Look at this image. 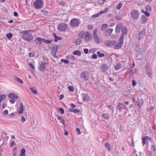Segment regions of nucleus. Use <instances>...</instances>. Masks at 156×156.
<instances>
[{"label": "nucleus", "mask_w": 156, "mask_h": 156, "mask_svg": "<svg viewBox=\"0 0 156 156\" xmlns=\"http://www.w3.org/2000/svg\"><path fill=\"white\" fill-rule=\"evenodd\" d=\"M52 41H53L52 40H46L44 39V43H47V44H50L52 42Z\"/></svg>", "instance_id": "42"}, {"label": "nucleus", "mask_w": 156, "mask_h": 156, "mask_svg": "<svg viewBox=\"0 0 156 156\" xmlns=\"http://www.w3.org/2000/svg\"><path fill=\"white\" fill-rule=\"evenodd\" d=\"M8 97L10 98L15 99H17L18 98V97L16 95L12 93L9 94Z\"/></svg>", "instance_id": "18"}, {"label": "nucleus", "mask_w": 156, "mask_h": 156, "mask_svg": "<svg viewBox=\"0 0 156 156\" xmlns=\"http://www.w3.org/2000/svg\"><path fill=\"white\" fill-rule=\"evenodd\" d=\"M51 52H57L58 51V48L57 46L54 45L51 48Z\"/></svg>", "instance_id": "29"}, {"label": "nucleus", "mask_w": 156, "mask_h": 156, "mask_svg": "<svg viewBox=\"0 0 156 156\" xmlns=\"http://www.w3.org/2000/svg\"><path fill=\"white\" fill-rule=\"evenodd\" d=\"M53 36L54 37V41L55 42H56L58 41L61 40L62 39V38L61 37H58L55 34H53Z\"/></svg>", "instance_id": "23"}, {"label": "nucleus", "mask_w": 156, "mask_h": 156, "mask_svg": "<svg viewBox=\"0 0 156 156\" xmlns=\"http://www.w3.org/2000/svg\"><path fill=\"white\" fill-rule=\"evenodd\" d=\"M141 140L142 141V144H143V146H144L146 144V139L144 137H143L142 138Z\"/></svg>", "instance_id": "43"}, {"label": "nucleus", "mask_w": 156, "mask_h": 156, "mask_svg": "<svg viewBox=\"0 0 156 156\" xmlns=\"http://www.w3.org/2000/svg\"><path fill=\"white\" fill-rule=\"evenodd\" d=\"M57 117L58 119L60 121V122L62 124L64 128H66V125L65 122V120L63 119L62 117H61L59 116L58 115L57 116Z\"/></svg>", "instance_id": "17"}, {"label": "nucleus", "mask_w": 156, "mask_h": 156, "mask_svg": "<svg viewBox=\"0 0 156 156\" xmlns=\"http://www.w3.org/2000/svg\"><path fill=\"white\" fill-rule=\"evenodd\" d=\"M105 146L107 147L108 148V150L109 151L111 150V146L110 144L108 143V142H106L105 145Z\"/></svg>", "instance_id": "31"}, {"label": "nucleus", "mask_w": 156, "mask_h": 156, "mask_svg": "<svg viewBox=\"0 0 156 156\" xmlns=\"http://www.w3.org/2000/svg\"><path fill=\"white\" fill-rule=\"evenodd\" d=\"M151 149L154 151H156V146L154 145H152L151 146Z\"/></svg>", "instance_id": "48"}, {"label": "nucleus", "mask_w": 156, "mask_h": 156, "mask_svg": "<svg viewBox=\"0 0 156 156\" xmlns=\"http://www.w3.org/2000/svg\"><path fill=\"white\" fill-rule=\"evenodd\" d=\"M15 144V142L14 141H12L11 143L10 146L11 147H12Z\"/></svg>", "instance_id": "61"}, {"label": "nucleus", "mask_w": 156, "mask_h": 156, "mask_svg": "<svg viewBox=\"0 0 156 156\" xmlns=\"http://www.w3.org/2000/svg\"><path fill=\"white\" fill-rule=\"evenodd\" d=\"M44 39L39 37H36V39L35 40V42L36 43L38 44V42H39L40 44H41V42H44Z\"/></svg>", "instance_id": "20"}, {"label": "nucleus", "mask_w": 156, "mask_h": 156, "mask_svg": "<svg viewBox=\"0 0 156 156\" xmlns=\"http://www.w3.org/2000/svg\"><path fill=\"white\" fill-rule=\"evenodd\" d=\"M101 69L103 71L105 72L108 69L109 67L106 64H103L101 65Z\"/></svg>", "instance_id": "13"}, {"label": "nucleus", "mask_w": 156, "mask_h": 156, "mask_svg": "<svg viewBox=\"0 0 156 156\" xmlns=\"http://www.w3.org/2000/svg\"><path fill=\"white\" fill-rule=\"evenodd\" d=\"M81 97L83 101H88L90 100V97L86 94H82Z\"/></svg>", "instance_id": "11"}, {"label": "nucleus", "mask_w": 156, "mask_h": 156, "mask_svg": "<svg viewBox=\"0 0 156 156\" xmlns=\"http://www.w3.org/2000/svg\"><path fill=\"white\" fill-rule=\"evenodd\" d=\"M123 44H122L121 43L119 42V43H117L114 46V48L115 49H118L119 48H121L122 47Z\"/></svg>", "instance_id": "19"}, {"label": "nucleus", "mask_w": 156, "mask_h": 156, "mask_svg": "<svg viewBox=\"0 0 156 156\" xmlns=\"http://www.w3.org/2000/svg\"><path fill=\"white\" fill-rule=\"evenodd\" d=\"M85 32L83 31H81L78 34V37L79 38L83 39V38Z\"/></svg>", "instance_id": "30"}, {"label": "nucleus", "mask_w": 156, "mask_h": 156, "mask_svg": "<svg viewBox=\"0 0 156 156\" xmlns=\"http://www.w3.org/2000/svg\"><path fill=\"white\" fill-rule=\"evenodd\" d=\"M139 15V12L137 10L134 9L132 10L131 12V17L135 20L138 19Z\"/></svg>", "instance_id": "6"}, {"label": "nucleus", "mask_w": 156, "mask_h": 156, "mask_svg": "<svg viewBox=\"0 0 156 156\" xmlns=\"http://www.w3.org/2000/svg\"><path fill=\"white\" fill-rule=\"evenodd\" d=\"M70 106L71 107L72 109L73 108H74L76 107V105L73 103H71L70 105Z\"/></svg>", "instance_id": "64"}, {"label": "nucleus", "mask_w": 156, "mask_h": 156, "mask_svg": "<svg viewBox=\"0 0 156 156\" xmlns=\"http://www.w3.org/2000/svg\"><path fill=\"white\" fill-rule=\"evenodd\" d=\"M146 9L147 10H148L150 12L151 11V7L149 5L147 6L146 7Z\"/></svg>", "instance_id": "50"}, {"label": "nucleus", "mask_w": 156, "mask_h": 156, "mask_svg": "<svg viewBox=\"0 0 156 156\" xmlns=\"http://www.w3.org/2000/svg\"><path fill=\"white\" fill-rule=\"evenodd\" d=\"M68 87V89L70 91L73 92L74 91V88L73 86H69Z\"/></svg>", "instance_id": "44"}, {"label": "nucleus", "mask_w": 156, "mask_h": 156, "mask_svg": "<svg viewBox=\"0 0 156 156\" xmlns=\"http://www.w3.org/2000/svg\"><path fill=\"white\" fill-rule=\"evenodd\" d=\"M44 5V2L42 0H36L34 3V8L36 9H41Z\"/></svg>", "instance_id": "3"}, {"label": "nucleus", "mask_w": 156, "mask_h": 156, "mask_svg": "<svg viewBox=\"0 0 156 156\" xmlns=\"http://www.w3.org/2000/svg\"><path fill=\"white\" fill-rule=\"evenodd\" d=\"M107 27V24L105 23L103 24L101 27V30H105L106 29Z\"/></svg>", "instance_id": "41"}, {"label": "nucleus", "mask_w": 156, "mask_h": 156, "mask_svg": "<svg viewBox=\"0 0 156 156\" xmlns=\"http://www.w3.org/2000/svg\"><path fill=\"white\" fill-rule=\"evenodd\" d=\"M23 104L21 103L20 104L19 111L18 112V113L19 114H21L23 112Z\"/></svg>", "instance_id": "27"}, {"label": "nucleus", "mask_w": 156, "mask_h": 156, "mask_svg": "<svg viewBox=\"0 0 156 156\" xmlns=\"http://www.w3.org/2000/svg\"><path fill=\"white\" fill-rule=\"evenodd\" d=\"M122 67L121 64L120 63L118 64L117 65L114 67V69L116 70H118Z\"/></svg>", "instance_id": "37"}, {"label": "nucleus", "mask_w": 156, "mask_h": 156, "mask_svg": "<svg viewBox=\"0 0 156 156\" xmlns=\"http://www.w3.org/2000/svg\"><path fill=\"white\" fill-rule=\"evenodd\" d=\"M91 58L94 59H95L97 58V55L95 54H93L91 56Z\"/></svg>", "instance_id": "53"}, {"label": "nucleus", "mask_w": 156, "mask_h": 156, "mask_svg": "<svg viewBox=\"0 0 156 156\" xmlns=\"http://www.w3.org/2000/svg\"><path fill=\"white\" fill-rule=\"evenodd\" d=\"M59 110L61 114H63L64 113V109L62 108H59Z\"/></svg>", "instance_id": "51"}, {"label": "nucleus", "mask_w": 156, "mask_h": 156, "mask_svg": "<svg viewBox=\"0 0 156 156\" xmlns=\"http://www.w3.org/2000/svg\"><path fill=\"white\" fill-rule=\"evenodd\" d=\"M30 89L31 91L34 94H36L37 93V90H35L34 88L30 87Z\"/></svg>", "instance_id": "45"}, {"label": "nucleus", "mask_w": 156, "mask_h": 156, "mask_svg": "<svg viewBox=\"0 0 156 156\" xmlns=\"http://www.w3.org/2000/svg\"><path fill=\"white\" fill-rule=\"evenodd\" d=\"M119 129L120 130V132H122L123 130V126L122 125H121L120 126Z\"/></svg>", "instance_id": "62"}, {"label": "nucleus", "mask_w": 156, "mask_h": 156, "mask_svg": "<svg viewBox=\"0 0 156 156\" xmlns=\"http://www.w3.org/2000/svg\"><path fill=\"white\" fill-rule=\"evenodd\" d=\"M14 80L16 81L19 82V83H20L22 84L23 83V81L21 79H20L19 78L17 77H15Z\"/></svg>", "instance_id": "32"}, {"label": "nucleus", "mask_w": 156, "mask_h": 156, "mask_svg": "<svg viewBox=\"0 0 156 156\" xmlns=\"http://www.w3.org/2000/svg\"><path fill=\"white\" fill-rule=\"evenodd\" d=\"M35 54L33 52H30L29 53V55L30 57H33L34 56Z\"/></svg>", "instance_id": "57"}, {"label": "nucleus", "mask_w": 156, "mask_h": 156, "mask_svg": "<svg viewBox=\"0 0 156 156\" xmlns=\"http://www.w3.org/2000/svg\"><path fill=\"white\" fill-rule=\"evenodd\" d=\"M97 54L98 55V57H104L105 55L104 53H101L100 51H97Z\"/></svg>", "instance_id": "39"}, {"label": "nucleus", "mask_w": 156, "mask_h": 156, "mask_svg": "<svg viewBox=\"0 0 156 156\" xmlns=\"http://www.w3.org/2000/svg\"><path fill=\"white\" fill-rule=\"evenodd\" d=\"M137 102L138 103V105L140 108L142 106L144 102L143 100L142 99H138Z\"/></svg>", "instance_id": "24"}, {"label": "nucleus", "mask_w": 156, "mask_h": 156, "mask_svg": "<svg viewBox=\"0 0 156 156\" xmlns=\"http://www.w3.org/2000/svg\"><path fill=\"white\" fill-rule=\"evenodd\" d=\"M126 107V106L123 104L122 103H120L117 105L116 108L118 110L120 111L123 109H124Z\"/></svg>", "instance_id": "10"}, {"label": "nucleus", "mask_w": 156, "mask_h": 156, "mask_svg": "<svg viewBox=\"0 0 156 156\" xmlns=\"http://www.w3.org/2000/svg\"><path fill=\"white\" fill-rule=\"evenodd\" d=\"M76 131L77 133L78 134L80 135L81 134V132L80 131V129L79 128H76Z\"/></svg>", "instance_id": "55"}, {"label": "nucleus", "mask_w": 156, "mask_h": 156, "mask_svg": "<svg viewBox=\"0 0 156 156\" xmlns=\"http://www.w3.org/2000/svg\"><path fill=\"white\" fill-rule=\"evenodd\" d=\"M61 61L65 64H68L69 62V61L68 60L64 59H61Z\"/></svg>", "instance_id": "47"}, {"label": "nucleus", "mask_w": 156, "mask_h": 156, "mask_svg": "<svg viewBox=\"0 0 156 156\" xmlns=\"http://www.w3.org/2000/svg\"><path fill=\"white\" fill-rule=\"evenodd\" d=\"M113 31V29L110 28L108 29L107 31H106L105 33V36H110Z\"/></svg>", "instance_id": "22"}, {"label": "nucleus", "mask_w": 156, "mask_h": 156, "mask_svg": "<svg viewBox=\"0 0 156 156\" xmlns=\"http://www.w3.org/2000/svg\"><path fill=\"white\" fill-rule=\"evenodd\" d=\"M128 32L127 29L125 26L122 27V34L123 35H127Z\"/></svg>", "instance_id": "16"}, {"label": "nucleus", "mask_w": 156, "mask_h": 156, "mask_svg": "<svg viewBox=\"0 0 156 156\" xmlns=\"http://www.w3.org/2000/svg\"><path fill=\"white\" fill-rule=\"evenodd\" d=\"M80 24L79 20L76 18H73L70 21V25L72 27H78Z\"/></svg>", "instance_id": "4"}, {"label": "nucleus", "mask_w": 156, "mask_h": 156, "mask_svg": "<svg viewBox=\"0 0 156 156\" xmlns=\"http://www.w3.org/2000/svg\"><path fill=\"white\" fill-rule=\"evenodd\" d=\"M40 66L38 67L39 70L41 72H44L45 71V67L46 63L45 62H42L39 63Z\"/></svg>", "instance_id": "9"}, {"label": "nucleus", "mask_w": 156, "mask_h": 156, "mask_svg": "<svg viewBox=\"0 0 156 156\" xmlns=\"http://www.w3.org/2000/svg\"><path fill=\"white\" fill-rule=\"evenodd\" d=\"M69 111L70 112H73L75 113H78L80 112V110L79 109H73L72 108H69Z\"/></svg>", "instance_id": "26"}, {"label": "nucleus", "mask_w": 156, "mask_h": 156, "mask_svg": "<svg viewBox=\"0 0 156 156\" xmlns=\"http://www.w3.org/2000/svg\"><path fill=\"white\" fill-rule=\"evenodd\" d=\"M12 34L11 33H9L6 34V36L9 40H10L12 37Z\"/></svg>", "instance_id": "34"}, {"label": "nucleus", "mask_w": 156, "mask_h": 156, "mask_svg": "<svg viewBox=\"0 0 156 156\" xmlns=\"http://www.w3.org/2000/svg\"><path fill=\"white\" fill-rule=\"evenodd\" d=\"M73 54L74 55L80 56L81 54V51L79 50H76L73 52Z\"/></svg>", "instance_id": "28"}, {"label": "nucleus", "mask_w": 156, "mask_h": 156, "mask_svg": "<svg viewBox=\"0 0 156 156\" xmlns=\"http://www.w3.org/2000/svg\"><path fill=\"white\" fill-rule=\"evenodd\" d=\"M136 68H135L134 69H131L129 71V72L131 73H132L133 75L136 73Z\"/></svg>", "instance_id": "49"}, {"label": "nucleus", "mask_w": 156, "mask_h": 156, "mask_svg": "<svg viewBox=\"0 0 156 156\" xmlns=\"http://www.w3.org/2000/svg\"><path fill=\"white\" fill-rule=\"evenodd\" d=\"M145 33V31L144 30H142L138 34V39L141 40L143 38Z\"/></svg>", "instance_id": "15"}, {"label": "nucleus", "mask_w": 156, "mask_h": 156, "mask_svg": "<svg viewBox=\"0 0 156 156\" xmlns=\"http://www.w3.org/2000/svg\"><path fill=\"white\" fill-rule=\"evenodd\" d=\"M115 18L119 20H120L121 19V17L119 16H116Z\"/></svg>", "instance_id": "63"}, {"label": "nucleus", "mask_w": 156, "mask_h": 156, "mask_svg": "<svg viewBox=\"0 0 156 156\" xmlns=\"http://www.w3.org/2000/svg\"><path fill=\"white\" fill-rule=\"evenodd\" d=\"M97 29L96 28H95L93 31V36H94L95 35H97Z\"/></svg>", "instance_id": "52"}, {"label": "nucleus", "mask_w": 156, "mask_h": 156, "mask_svg": "<svg viewBox=\"0 0 156 156\" xmlns=\"http://www.w3.org/2000/svg\"><path fill=\"white\" fill-rule=\"evenodd\" d=\"M92 38L91 34L89 32H87L85 34V40L86 42L90 41Z\"/></svg>", "instance_id": "8"}, {"label": "nucleus", "mask_w": 156, "mask_h": 156, "mask_svg": "<svg viewBox=\"0 0 156 156\" xmlns=\"http://www.w3.org/2000/svg\"><path fill=\"white\" fill-rule=\"evenodd\" d=\"M100 16L99 13L98 12L97 13V14L93 15L92 16V18H95L98 17Z\"/></svg>", "instance_id": "46"}, {"label": "nucleus", "mask_w": 156, "mask_h": 156, "mask_svg": "<svg viewBox=\"0 0 156 156\" xmlns=\"http://www.w3.org/2000/svg\"><path fill=\"white\" fill-rule=\"evenodd\" d=\"M6 98V96L4 94H2L0 95V103L2 101L5 100Z\"/></svg>", "instance_id": "35"}, {"label": "nucleus", "mask_w": 156, "mask_h": 156, "mask_svg": "<svg viewBox=\"0 0 156 156\" xmlns=\"http://www.w3.org/2000/svg\"><path fill=\"white\" fill-rule=\"evenodd\" d=\"M57 52H51V55L52 56L55 58H57V56L56 55Z\"/></svg>", "instance_id": "54"}, {"label": "nucleus", "mask_w": 156, "mask_h": 156, "mask_svg": "<svg viewBox=\"0 0 156 156\" xmlns=\"http://www.w3.org/2000/svg\"><path fill=\"white\" fill-rule=\"evenodd\" d=\"M123 5L120 2L116 6V9H120Z\"/></svg>", "instance_id": "38"}, {"label": "nucleus", "mask_w": 156, "mask_h": 156, "mask_svg": "<svg viewBox=\"0 0 156 156\" xmlns=\"http://www.w3.org/2000/svg\"><path fill=\"white\" fill-rule=\"evenodd\" d=\"M101 116L105 119L108 120L109 118L108 113H103L101 115Z\"/></svg>", "instance_id": "25"}, {"label": "nucleus", "mask_w": 156, "mask_h": 156, "mask_svg": "<svg viewBox=\"0 0 156 156\" xmlns=\"http://www.w3.org/2000/svg\"><path fill=\"white\" fill-rule=\"evenodd\" d=\"M23 34L22 38L26 41H30L34 38L33 35L30 33L28 30H26L21 32Z\"/></svg>", "instance_id": "1"}, {"label": "nucleus", "mask_w": 156, "mask_h": 156, "mask_svg": "<svg viewBox=\"0 0 156 156\" xmlns=\"http://www.w3.org/2000/svg\"><path fill=\"white\" fill-rule=\"evenodd\" d=\"M85 54H87L89 52L88 49L87 48H85L83 50Z\"/></svg>", "instance_id": "60"}, {"label": "nucleus", "mask_w": 156, "mask_h": 156, "mask_svg": "<svg viewBox=\"0 0 156 156\" xmlns=\"http://www.w3.org/2000/svg\"><path fill=\"white\" fill-rule=\"evenodd\" d=\"M136 85V81L134 80H132V85L133 86L135 87Z\"/></svg>", "instance_id": "58"}, {"label": "nucleus", "mask_w": 156, "mask_h": 156, "mask_svg": "<svg viewBox=\"0 0 156 156\" xmlns=\"http://www.w3.org/2000/svg\"><path fill=\"white\" fill-rule=\"evenodd\" d=\"M145 67L147 75L150 78H152L153 76V72L152 69L151 67V64L149 62H147Z\"/></svg>", "instance_id": "2"}, {"label": "nucleus", "mask_w": 156, "mask_h": 156, "mask_svg": "<svg viewBox=\"0 0 156 156\" xmlns=\"http://www.w3.org/2000/svg\"><path fill=\"white\" fill-rule=\"evenodd\" d=\"M68 25L67 24L64 23H60L58 27V30L61 32L65 31L67 29Z\"/></svg>", "instance_id": "5"}, {"label": "nucleus", "mask_w": 156, "mask_h": 156, "mask_svg": "<svg viewBox=\"0 0 156 156\" xmlns=\"http://www.w3.org/2000/svg\"><path fill=\"white\" fill-rule=\"evenodd\" d=\"M141 23L144 24L146 22L148 19L144 15H142L140 17Z\"/></svg>", "instance_id": "14"}, {"label": "nucleus", "mask_w": 156, "mask_h": 156, "mask_svg": "<svg viewBox=\"0 0 156 156\" xmlns=\"http://www.w3.org/2000/svg\"><path fill=\"white\" fill-rule=\"evenodd\" d=\"M94 37L95 42L97 43H99L100 42L99 39L97 35L94 36Z\"/></svg>", "instance_id": "33"}, {"label": "nucleus", "mask_w": 156, "mask_h": 156, "mask_svg": "<svg viewBox=\"0 0 156 156\" xmlns=\"http://www.w3.org/2000/svg\"><path fill=\"white\" fill-rule=\"evenodd\" d=\"M88 29L90 30H92L93 28V26L92 25H89L87 26Z\"/></svg>", "instance_id": "59"}, {"label": "nucleus", "mask_w": 156, "mask_h": 156, "mask_svg": "<svg viewBox=\"0 0 156 156\" xmlns=\"http://www.w3.org/2000/svg\"><path fill=\"white\" fill-rule=\"evenodd\" d=\"M26 151L25 149L23 148L21 151V154L20 156H25V153Z\"/></svg>", "instance_id": "36"}, {"label": "nucleus", "mask_w": 156, "mask_h": 156, "mask_svg": "<svg viewBox=\"0 0 156 156\" xmlns=\"http://www.w3.org/2000/svg\"><path fill=\"white\" fill-rule=\"evenodd\" d=\"M144 13L147 17H149L150 16V13L147 11L144 12Z\"/></svg>", "instance_id": "56"}, {"label": "nucleus", "mask_w": 156, "mask_h": 156, "mask_svg": "<svg viewBox=\"0 0 156 156\" xmlns=\"http://www.w3.org/2000/svg\"><path fill=\"white\" fill-rule=\"evenodd\" d=\"M122 25L121 24L117 25L115 29L116 33H119L120 32L121 29H122Z\"/></svg>", "instance_id": "21"}, {"label": "nucleus", "mask_w": 156, "mask_h": 156, "mask_svg": "<svg viewBox=\"0 0 156 156\" xmlns=\"http://www.w3.org/2000/svg\"><path fill=\"white\" fill-rule=\"evenodd\" d=\"M116 43V41H105V44L106 45L108 46H112L115 44Z\"/></svg>", "instance_id": "12"}, {"label": "nucleus", "mask_w": 156, "mask_h": 156, "mask_svg": "<svg viewBox=\"0 0 156 156\" xmlns=\"http://www.w3.org/2000/svg\"><path fill=\"white\" fill-rule=\"evenodd\" d=\"M81 41L80 38H78L76 39V45H79L81 43Z\"/></svg>", "instance_id": "40"}, {"label": "nucleus", "mask_w": 156, "mask_h": 156, "mask_svg": "<svg viewBox=\"0 0 156 156\" xmlns=\"http://www.w3.org/2000/svg\"><path fill=\"white\" fill-rule=\"evenodd\" d=\"M80 77L83 79L85 81L89 79V73L87 71L83 72L80 75Z\"/></svg>", "instance_id": "7"}]
</instances>
